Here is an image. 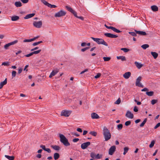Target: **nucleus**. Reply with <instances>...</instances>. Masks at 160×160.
I'll use <instances>...</instances> for the list:
<instances>
[{"label": "nucleus", "mask_w": 160, "mask_h": 160, "mask_svg": "<svg viewBox=\"0 0 160 160\" xmlns=\"http://www.w3.org/2000/svg\"><path fill=\"white\" fill-rule=\"evenodd\" d=\"M103 134L105 139V141H107L109 140L111 137L110 131L106 127H104L103 130Z\"/></svg>", "instance_id": "obj_1"}, {"label": "nucleus", "mask_w": 160, "mask_h": 160, "mask_svg": "<svg viewBox=\"0 0 160 160\" xmlns=\"http://www.w3.org/2000/svg\"><path fill=\"white\" fill-rule=\"evenodd\" d=\"M59 136L60 138V141L65 146H68L70 145V144L68 141V139L63 134H59Z\"/></svg>", "instance_id": "obj_2"}, {"label": "nucleus", "mask_w": 160, "mask_h": 160, "mask_svg": "<svg viewBox=\"0 0 160 160\" xmlns=\"http://www.w3.org/2000/svg\"><path fill=\"white\" fill-rule=\"evenodd\" d=\"M91 38L98 44H101L106 46H108L107 43L102 38H95L92 37H91Z\"/></svg>", "instance_id": "obj_3"}, {"label": "nucleus", "mask_w": 160, "mask_h": 160, "mask_svg": "<svg viewBox=\"0 0 160 160\" xmlns=\"http://www.w3.org/2000/svg\"><path fill=\"white\" fill-rule=\"evenodd\" d=\"M18 41L15 40L12 42L6 44L4 46V48L5 49L7 50L9 48V47L10 46L13 45L18 43Z\"/></svg>", "instance_id": "obj_4"}, {"label": "nucleus", "mask_w": 160, "mask_h": 160, "mask_svg": "<svg viewBox=\"0 0 160 160\" xmlns=\"http://www.w3.org/2000/svg\"><path fill=\"white\" fill-rule=\"evenodd\" d=\"M71 112H72L70 111L64 110L61 112V115L66 117H69L71 113Z\"/></svg>", "instance_id": "obj_5"}, {"label": "nucleus", "mask_w": 160, "mask_h": 160, "mask_svg": "<svg viewBox=\"0 0 160 160\" xmlns=\"http://www.w3.org/2000/svg\"><path fill=\"white\" fill-rule=\"evenodd\" d=\"M66 13L65 11L61 10L56 13L54 15V16L55 17H60L65 16Z\"/></svg>", "instance_id": "obj_6"}, {"label": "nucleus", "mask_w": 160, "mask_h": 160, "mask_svg": "<svg viewBox=\"0 0 160 160\" xmlns=\"http://www.w3.org/2000/svg\"><path fill=\"white\" fill-rule=\"evenodd\" d=\"M141 79L142 77L141 76H139L137 78L136 82V85L139 87L143 88V86L140 83Z\"/></svg>", "instance_id": "obj_7"}, {"label": "nucleus", "mask_w": 160, "mask_h": 160, "mask_svg": "<svg viewBox=\"0 0 160 160\" xmlns=\"http://www.w3.org/2000/svg\"><path fill=\"white\" fill-rule=\"evenodd\" d=\"M33 25L35 27L37 28H40L41 27L42 25V22L41 21L38 22L34 21L33 22Z\"/></svg>", "instance_id": "obj_8"}, {"label": "nucleus", "mask_w": 160, "mask_h": 160, "mask_svg": "<svg viewBox=\"0 0 160 160\" xmlns=\"http://www.w3.org/2000/svg\"><path fill=\"white\" fill-rule=\"evenodd\" d=\"M116 150V147L115 146H111L109 149L108 151V154L111 155L113 154Z\"/></svg>", "instance_id": "obj_9"}, {"label": "nucleus", "mask_w": 160, "mask_h": 160, "mask_svg": "<svg viewBox=\"0 0 160 160\" xmlns=\"http://www.w3.org/2000/svg\"><path fill=\"white\" fill-rule=\"evenodd\" d=\"M90 142H89L83 143L81 145V148L83 149H85L90 145Z\"/></svg>", "instance_id": "obj_10"}, {"label": "nucleus", "mask_w": 160, "mask_h": 160, "mask_svg": "<svg viewBox=\"0 0 160 160\" xmlns=\"http://www.w3.org/2000/svg\"><path fill=\"white\" fill-rule=\"evenodd\" d=\"M104 35L108 38H116L118 37V36L113 34L109 33H106L104 34Z\"/></svg>", "instance_id": "obj_11"}, {"label": "nucleus", "mask_w": 160, "mask_h": 160, "mask_svg": "<svg viewBox=\"0 0 160 160\" xmlns=\"http://www.w3.org/2000/svg\"><path fill=\"white\" fill-rule=\"evenodd\" d=\"M66 9L69 11L71 13H72L74 16H76V12L74 10L72 9L70 7L66 6H65Z\"/></svg>", "instance_id": "obj_12"}, {"label": "nucleus", "mask_w": 160, "mask_h": 160, "mask_svg": "<svg viewBox=\"0 0 160 160\" xmlns=\"http://www.w3.org/2000/svg\"><path fill=\"white\" fill-rule=\"evenodd\" d=\"M125 116L129 118L132 119L133 118L134 116L132 113L129 111H128L127 112Z\"/></svg>", "instance_id": "obj_13"}, {"label": "nucleus", "mask_w": 160, "mask_h": 160, "mask_svg": "<svg viewBox=\"0 0 160 160\" xmlns=\"http://www.w3.org/2000/svg\"><path fill=\"white\" fill-rule=\"evenodd\" d=\"M59 69H57L53 70L52 72L51 73L49 76V77L50 78H51L53 76H54L57 73L59 72Z\"/></svg>", "instance_id": "obj_14"}, {"label": "nucleus", "mask_w": 160, "mask_h": 160, "mask_svg": "<svg viewBox=\"0 0 160 160\" xmlns=\"http://www.w3.org/2000/svg\"><path fill=\"white\" fill-rule=\"evenodd\" d=\"M131 72H125L123 75V77L126 79H128L131 76Z\"/></svg>", "instance_id": "obj_15"}, {"label": "nucleus", "mask_w": 160, "mask_h": 160, "mask_svg": "<svg viewBox=\"0 0 160 160\" xmlns=\"http://www.w3.org/2000/svg\"><path fill=\"white\" fill-rule=\"evenodd\" d=\"M135 32L137 34H138L141 35L145 36L147 34L144 31L135 30Z\"/></svg>", "instance_id": "obj_16"}, {"label": "nucleus", "mask_w": 160, "mask_h": 160, "mask_svg": "<svg viewBox=\"0 0 160 160\" xmlns=\"http://www.w3.org/2000/svg\"><path fill=\"white\" fill-rule=\"evenodd\" d=\"M91 116L92 118L93 119H98L100 118L98 114L95 112L92 113Z\"/></svg>", "instance_id": "obj_17"}, {"label": "nucleus", "mask_w": 160, "mask_h": 160, "mask_svg": "<svg viewBox=\"0 0 160 160\" xmlns=\"http://www.w3.org/2000/svg\"><path fill=\"white\" fill-rule=\"evenodd\" d=\"M35 15V14L34 13H32L31 14H28L25 17H24V18L25 19H27L31 18H32Z\"/></svg>", "instance_id": "obj_18"}, {"label": "nucleus", "mask_w": 160, "mask_h": 160, "mask_svg": "<svg viewBox=\"0 0 160 160\" xmlns=\"http://www.w3.org/2000/svg\"><path fill=\"white\" fill-rule=\"evenodd\" d=\"M7 83V79L5 78L4 80L0 83V89L2 88L3 86Z\"/></svg>", "instance_id": "obj_19"}, {"label": "nucleus", "mask_w": 160, "mask_h": 160, "mask_svg": "<svg viewBox=\"0 0 160 160\" xmlns=\"http://www.w3.org/2000/svg\"><path fill=\"white\" fill-rule=\"evenodd\" d=\"M19 19V17L17 16H13L11 17V20L13 21H16Z\"/></svg>", "instance_id": "obj_20"}, {"label": "nucleus", "mask_w": 160, "mask_h": 160, "mask_svg": "<svg viewBox=\"0 0 160 160\" xmlns=\"http://www.w3.org/2000/svg\"><path fill=\"white\" fill-rule=\"evenodd\" d=\"M134 64L138 69L140 68L143 66L142 64L137 62H135Z\"/></svg>", "instance_id": "obj_21"}, {"label": "nucleus", "mask_w": 160, "mask_h": 160, "mask_svg": "<svg viewBox=\"0 0 160 160\" xmlns=\"http://www.w3.org/2000/svg\"><path fill=\"white\" fill-rule=\"evenodd\" d=\"M151 8L152 11L154 12L158 11V7L156 5H153L151 7Z\"/></svg>", "instance_id": "obj_22"}, {"label": "nucleus", "mask_w": 160, "mask_h": 160, "mask_svg": "<svg viewBox=\"0 0 160 160\" xmlns=\"http://www.w3.org/2000/svg\"><path fill=\"white\" fill-rule=\"evenodd\" d=\"M51 147L54 150L57 151H59L60 150V148L57 145H52Z\"/></svg>", "instance_id": "obj_23"}, {"label": "nucleus", "mask_w": 160, "mask_h": 160, "mask_svg": "<svg viewBox=\"0 0 160 160\" xmlns=\"http://www.w3.org/2000/svg\"><path fill=\"white\" fill-rule=\"evenodd\" d=\"M15 5L17 7H20L22 6V4L20 1L16 2L14 3Z\"/></svg>", "instance_id": "obj_24"}, {"label": "nucleus", "mask_w": 160, "mask_h": 160, "mask_svg": "<svg viewBox=\"0 0 160 160\" xmlns=\"http://www.w3.org/2000/svg\"><path fill=\"white\" fill-rule=\"evenodd\" d=\"M151 54L154 59H156L158 56V53L155 52H151Z\"/></svg>", "instance_id": "obj_25"}, {"label": "nucleus", "mask_w": 160, "mask_h": 160, "mask_svg": "<svg viewBox=\"0 0 160 160\" xmlns=\"http://www.w3.org/2000/svg\"><path fill=\"white\" fill-rule=\"evenodd\" d=\"M117 58L118 59H121L122 61H125L126 60V58L124 56H117Z\"/></svg>", "instance_id": "obj_26"}, {"label": "nucleus", "mask_w": 160, "mask_h": 160, "mask_svg": "<svg viewBox=\"0 0 160 160\" xmlns=\"http://www.w3.org/2000/svg\"><path fill=\"white\" fill-rule=\"evenodd\" d=\"M54 158L55 160H56L58 159L60 157V155L58 153H55L53 155Z\"/></svg>", "instance_id": "obj_27"}, {"label": "nucleus", "mask_w": 160, "mask_h": 160, "mask_svg": "<svg viewBox=\"0 0 160 160\" xmlns=\"http://www.w3.org/2000/svg\"><path fill=\"white\" fill-rule=\"evenodd\" d=\"M5 157L9 160H13L14 159V157L13 156H9L8 155H5Z\"/></svg>", "instance_id": "obj_28"}, {"label": "nucleus", "mask_w": 160, "mask_h": 160, "mask_svg": "<svg viewBox=\"0 0 160 160\" xmlns=\"http://www.w3.org/2000/svg\"><path fill=\"white\" fill-rule=\"evenodd\" d=\"M146 94L148 96H152L153 95L154 92L153 91L147 92H146Z\"/></svg>", "instance_id": "obj_29"}, {"label": "nucleus", "mask_w": 160, "mask_h": 160, "mask_svg": "<svg viewBox=\"0 0 160 160\" xmlns=\"http://www.w3.org/2000/svg\"><path fill=\"white\" fill-rule=\"evenodd\" d=\"M112 30H113L114 32H117V33H120L122 32V31L119 30L118 29L114 27H113L112 29Z\"/></svg>", "instance_id": "obj_30"}, {"label": "nucleus", "mask_w": 160, "mask_h": 160, "mask_svg": "<svg viewBox=\"0 0 160 160\" xmlns=\"http://www.w3.org/2000/svg\"><path fill=\"white\" fill-rule=\"evenodd\" d=\"M147 118L144 119L142 122L140 124V127H142L144 126V125L146 123L147 121Z\"/></svg>", "instance_id": "obj_31"}, {"label": "nucleus", "mask_w": 160, "mask_h": 160, "mask_svg": "<svg viewBox=\"0 0 160 160\" xmlns=\"http://www.w3.org/2000/svg\"><path fill=\"white\" fill-rule=\"evenodd\" d=\"M149 47V45L148 44H144L141 46V47L144 49H146Z\"/></svg>", "instance_id": "obj_32"}, {"label": "nucleus", "mask_w": 160, "mask_h": 160, "mask_svg": "<svg viewBox=\"0 0 160 160\" xmlns=\"http://www.w3.org/2000/svg\"><path fill=\"white\" fill-rule=\"evenodd\" d=\"M42 2L45 5L48 6V7H49L50 3H48L45 0H41Z\"/></svg>", "instance_id": "obj_33"}, {"label": "nucleus", "mask_w": 160, "mask_h": 160, "mask_svg": "<svg viewBox=\"0 0 160 160\" xmlns=\"http://www.w3.org/2000/svg\"><path fill=\"white\" fill-rule=\"evenodd\" d=\"M129 150V148L128 147H125L124 148V152L123 153V154L124 155H125L126 153L128 152V150Z\"/></svg>", "instance_id": "obj_34"}, {"label": "nucleus", "mask_w": 160, "mask_h": 160, "mask_svg": "<svg viewBox=\"0 0 160 160\" xmlns=\"http://www.w3.org/2000/svg\"><path fill=\"white\" fill-rule=\"evenodd\" d=\"M2 65L9 66L10 65V62H4L2 63Z\"/></svg>", "instance_id": "obj_35"}, {"label": "nucleus", "mask_w": 160, "mask_h": 160, "mask_svg": "<svg viewBox=\"0 0 160 160\" xmlns=\"http://www.w3.org/2000/svg\"><path fill=\"white\" fill-rule=\"evenodd\" d=\"M121 50L125 52H127L130 51L129 49L126 48H122L121 49Z\"/></svg>", "instance_id": "obj_36"}, {"label": "nucleus", "mask_w": 160, "mask_h": 160, "mask_svg": "<svg viewBox=\"0 0 160 160\" xmlns=\"http://www.w3.org/2000/svg\"><path fill=\"white\" fill-rule=\"evenodd\" d=\"M89 134L94 136H96L97 135V132L95 131H91L89 132Z\"/></svg>", "instance_id": "obj_37"}, {"label": "nucleus", "mask_w": 160, "mask_h": 160, "mask_svg": "<svg viewBox=\"0 0 160 160\" xmlns=\"http://www.w3.org/2000/svg\"><path fill=\"white\" fill-rule=\"evenodd\" d=\"M123 125L122 124H119L118 125L117 127L118 130H120L122 129V128Z\"/></svg>", "instance_id": "obj_38"}, {"label": "nucleus", "mask_w": 160, "mask_h": 160, "mask_svg": "<svg viewBox=\"0 0 160 160\" xmlns=\"http://www.w3.org/2000/svg\"><path fill=\"white\" fill-rule=\"evenodd\" d=\"M128 33L132 36L135 37L137 36V33L135 32H129Z\"/></svg>", "instance_id": "obj_39"}, {"label": "nucleus", "mask_w": 160, "mask_h": 160, "mask_svg": "<svg viewBox=\"0 0 160 160\" xmlns=\"http://www.w3.org/2000/svg\"><path fill=\"white\" fill-rule=\"evenodd\" d=\"M103 59L104 61H108L111 59V58L108 57H103Z\"/></svg>", "instance_id": "obj_40"}, {"label": "nucleus", "mask_w": 160, "mask_h": 160, "mask_svg": "<svg viewBox=\"0 0 160 160\" xmlns=\"http://www.w3.org/2000/svg\"><path fill=\"white\" fill-rule=\"evenodd\" d=\"M158 101L157 99H152L151 101V103L152 105H154L158 102Z\"/></svg>", "instance_id": "obj_41"}, {"label": "nucleus", "mask_w": 160, "mask_h": 160, "mask_svg": "<svg viewBox=\"0 0 160 160\" xmlns=\"http://www.w3.org/2000/svg\"><path fill=\"white\" fill-rule=\"evenodd\" d=\"M155 141H152L150 143V144L149 145V147L150 148H151L152 147L154 144Z\"/></svg>", "instance_id": "obj_42"}, {"label": "nucleus", "mask_w": 160, "mask_h": 160, "mask_svg": "<svg viewBox=\"0 0 160 160\" xmlns=\"http://www.w3.org/2000/svg\"><path fill=\"white\" fill-rule=\"evenodd\" d=\"M41 49L38 50L37 51H34V52H32L33 53V54H37L38 53H39L40 52H41Z\"/></svg>", "instance_id": "obj_43"}, {"label": "nucleus", "mask_w": 160, "mask_h": 160, "mask_svg": "<svg viewBox=\"0 0 160 160\" xmlns=\"http://www.w3.org/2000/svg\"><path fill=\"white\" fill-rule=\"evenodd\" d=\"M121 102V100L120 98H118L114 102L115 104H119Z\"/></svg>", "instance_id": "obj_44"}, {"label": "nucleus", "mask_w": 160, "mask_h": 160, "mask_svg": "<svg viewBox=\"0 0 160 160\" xmlns=\"http://www.w3.org/2000/svg\"><path fill=\"white\" fill-rule=\"evenodd\" d=\"M131 124V121H126L125 123V125L126 126H128Z\"/></svg>", "instance_id": "obj_45"}, {"label": "nucleus", "mask_w": 160, "mask_h": 160, "mask_svg": "<svg viewBox=\"0 0 160 160\" xmlns=\"http://www.w3.org/2000/svg\"><path fill=\"white\" fill-rule=\"evenodd\" d=\"M16 72L15 71H13L12 73V78H13L15 77L16 75Z\"/></svg>", "instance_id": "obj_46"}, {"label": "nucleus", "mask_w": 160, "mask_h": 160, "mask_svg": "<svg viewBox=\"0 0 160 160\" xmlns=\"http://www.w3.org/2000/svg\"><path fill=\"white\" fill-rule=\"evenodd\" d=\"M32 41V39H25L23 40V42H30Z\"/></svg>", "instance_id": "obj_47"}, {"label": "nucleus", "mask_w": 160, "mask_h": 160, "mask_svg": "<svg viewBox=\"0 0 160 160\" xmlns=\"http://www.w3.org/2000/svg\"><path fill=\"white\" fill-rule=\"evenodd\" d=\"M101 76V74L100 73H98L97 74V75L95 76L94 78H99Z\"/></svg>", "instance_id": "obj_48"}, {"label": "nucleus", "mask_w": 160, "mask_h": 160, "mask_svg": "<svg viewBox=\"0 0 160 160\" xmlns=\"http://www.w3.org/2000/svg\"><path fill=\"white\" fill-rule=\"evenodd\" d=\"M74 16L75 17H76L77 18L80 19H81L82 20H83V18L82 17H81V16L78 17L77 15V12H76V16Z\"/></svg>", "instance_id": "obj_49"}, {"label": "nucleus", "mask_w": 160, "mask_h": 160, "mask_svg": "<svg viewBox=\"0 0 160 160\" xmlns=\"http://www.w3.org/2000/svg\"><path fill=\"white\" fill-rule=\"evenodd\" d=\"M102 157V155H100L99 154H97L96 156V158L97 159L100 158Z\"/></svg>", "instance_id": "obj_50"}, {"label": "nucleus", "mask_w": 160, "mask_h": 160, "mask_svg": "<svg viewBox=\"0 0 160 160\" xmlns=\"http://www.w3.org/2000/svg\"><path fill=\"white\" fill-rule=\"evenodd\" d=\"M89 48V47H86L85 48L82 49H81V51L83 52L85 51L86 50H88V49Z\"/></svg>", "instance_id": "obj_51"}, {"label": "nucleus", "mask_w": 160, "mask_h": 160, "mask_svg": "<svg viewBox=\"0 0 160 160\" xmlns=\"http://www.w3.org/2000/svg\"><path fill=\"white\" fill-rule=\"evenodd\" d=\"M104 26L106 28L109 29H111L112 30V28L113 27L112 26H107L106 24L104 25Z\"/></svg>", "instance_id": "obj_52"}, {"label": "nucleus", "mask_w": 160, "mask_h": 160, "mask_svg": "<svg viewBox=\"0 0 160 160\" xmlns=\"http://www.w3.org/2000/svg\"><path fill=\"white\" fill-rule=\"evenodd\" d=\"M33 55V53L32 52L28 54L25 55V56L26 57H28L32 55Z\"/></svg>", "instance_id": "obj_53"}, {"label": "nucleus", "mask_w": 160, "mask_h": 160, "mask_svg": "<svg viewBox=\"0 0 160 160\" xmlns=\"http://www.w3.org/2000/svg\"><path fill=\"white\" fill-rule=\"evenodd\" d=\"M133 111L135 112H138V107L137 106H135L134 108V109H133Z\"/></svg>", "instance_id": "obj_54"}, {"label": "nucleus", "mask_w": 160, "mask_h": 160, "mask_svg": "<svg viewBox=\"0 0 160 160\" xmlns=\"http://www.w3.org/2000/svg\"><path fill=\"white\" fill-rule=\"evenodd\" d=\"M160 126V122L158 123L155 126L154 128L156 129Z\"/></svg>", "instance_id": "obj_55"}, {"label": "nucleus", "mask_w": 160, "mask_h": 160, "mask_svg": "<svg viewBox=\"0 0 160 160\" xmlns=\"http://www.w3.org/2000/svg\"><path fill=\"white\" fill-rule=\"evenodd\" d=\"M21 1L24 3H28L29 0H20Z\"/></svg>", "instance_id": "obj_56"}, {"label": "nucleus", "mask_w": 160, "mask_h": 160, "mask_svg": "<svg viewBox=\"0 0 160 160\" xmlns=\"http://www.w3.org/2000/svg\"><path fill=\"white\" fill-rule=\"evenodd\" d=\"M49 7H50V8H56L57 7V6L55 5H52L50 4Z\"/></svg>", "instance_id": "obj_57"}, {"label": "nucleus", "mask_w": 160, "mask_h": 160, "mask_svg": "<svg viewBox=\"0 0 160 160\" xmlns=\"http://www.w3.org/2000/svg\"><path fill=\"white\" fill-rule=\"evenodd\" d=\"M88 71V69L87 68H86V69H85L84 70L81 72H80V74H83V73H84V72H87Z\"/></svg>", "instance_id": "obj_58"}, {"label": "nucleus", "mask_w": 160, "mask_h": 160, "mask_svg": "<svg viewBox=\"0 0 160 160\" xmlns=\"http://www.w3.org/2000/svg\"><path fill=\"white\" fill-rule=\"evenodd\" d=\"M45 151L47 152L48 153H51V152L50 149L49 148H46Z\"/></svg>", "instance_id": "obj_59"}, {"label": "nucleus", "mask_w": 160, "mask_h": 160, "mask_svg": "<svg viewBox=\"0 0 160 160\" xmlns=\"http://www.w3.org/2000/svg\"><path fill=\"white\" fill-rule=\"evenodd\" d=\"M79 140V139L78 138H75L73 139L72 140V141L74 142H78V141Z\"/></svg>", "instance_id": "obj_60"}, {"label": "nucleus", "mask_w": 160, "mask_h": 160, "mask_svg": "<svg viewBox=\"0 0 160 160\" xmlns=\"http://www.w3.org/2000/svg\"><path fill=\"white\" fill-rule=\"evenodd\" d=\"M134 101L135 102H137V103L138 105H140L141 104V103L140 102L138 101L136 99H134Z\"/></svg>", "instance_id": "obj_61"}, {"label": "nucleus", "mask_w": 160, "mask_h": 160, "mask_svg": "<svg viewBox=\"0 0 160 160\" xmlns=\"http://www.w3.org/2000/svg\"><path fill=\"white\" fill-rule=\"evenodd\" d=\"M40 147L42 148V149L44 150V151L45 150L46 148L45 145H42L40 146Z\"/></svg>", "instance_id": "obj_62"}, {"label": "nucleus", "mask_w": 160, "mask_h": 160, "mask_svg": "<svg viewBox=\"0 0 160 160\" xmlns=\"http://www.w3.org/2000/svg\"><path fill=\"white\" fill-rule=\"evenodd\" d=\"M39 44V42H34L32 44V45L33 46H36Z\"/></svg>", "instance_id": "obj_63"}, {"label": "nucleus", "mask_w": 160, "mask_h": 160, "mask_svg": "<svg viewBox=\"0 0 160 160\" xmlns=\"http://www.w3.org/2000/svg\"><path fill=\"white\" fill-rule=\"evenodd\" d=\"M77 131L79 132H82V130L81 128H78L77 129Z\"/></svg>", "instance_id": "obj_64"}]
</instances>
